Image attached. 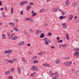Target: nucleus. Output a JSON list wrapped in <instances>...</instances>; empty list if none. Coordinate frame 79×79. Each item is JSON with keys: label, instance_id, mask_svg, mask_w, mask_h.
I'll use <instances>...</instances> for the list:
<instances>
[{"label": "nucleus", "instance_id": "nucleus-31", "mask_svg": "<svg viewBox=\"0 0 79 79\" xmlns=\"http://www.w3.org/2000/svg\"><path fill=\"white\" fill-rule=\"evenodd\" d=\"M13 52V51H12V50H8V53H10H10H11V52Z\"/></svg>", "mask_w": 79, "mask_h": 79}, {"label": "nucleus", "instance_id": "nucleus-64", "mask_svg": "<svg viewBox=\"0 0 79 79\" xmlns=\"http://www.w3.org/2000/svg\"><path fill=\"white\" fill-rule=\"evenodd\" d=\"M3 8H1V11H2V10H3Z\"/></svg>", "mask_w": 79, "mask_h": 79}, {"label": "nucleus", "instance_id": "nucleus-28", "mask_svg": "<svg viewBox=\"0 0 79 79\" xmlns=\"http://www.w3.org/2000/svg\"><path fill=\"white\" fill-rule=\"evenodd\" d=\"M14 21L16 22H19V20L17 19H14Z\"/></svg>", "mask_w": 79, "mask_h": 79}, {"label": "nucleus", "instance_id": "nucleus-41", "mask_svg": "<svg viewBox=\"0 0 79 79\" xmlns=\"http://www.w3.org/2000/svg\"><path fill=\"white\" fill-rule=\"evenodd\" d=\"M58 43H62L63 42V40H60L58 41Z\"/></svg>", "mask_w": 79, "mask_h": 79}, {"label": "nucleus", "instance_id": "nucleus-4", "mask_svg": "<svg viewBox=\"0 0 79 79\" xmlns=\"http://www.w3.org/2000/svg\"><path fill=\"white\" fill-rule=\"evenodd\" d=\"M72 64V62L69 63V62H68V61L65 62L64 63V65H65V66H70L71 65L70 64Z\"/></svg>", "mask_w": 79, "mask_h": 79}, {"label": "nucleus", "instance_id": "nucleus-29", "mask_svg": "<svg viewBox=\"0 0 79 79\" xmlns=\"http://www.w3.org/2000/svg\"><path fill=\"white\" fill-rule=\"evenodd\" d=\"M36 74L37 73L35 72H34V73H32L31 75V77H33V76Z\"/></svg>", "mask_w": 79, "mask_h": 79}, {"label": "nucleus", "instance_id": "nucleus-36", "mask_svg": "<svg viewBox=\"0 0 79 79\" xmlns=\"http://www.w3.org/2000/svg\"><path fill=\"white\" fill-rule=\"evenodd\" d=\"M58 78V77L56 76H54L53 77V79H57Z\"/></svg>", "mask_w": 79, "mask_h": 79}, {"label": "nucleus", "instance_id": "nucleus-13", "mask_svg": "<svg viewBox=\"0 0 79 79\" xmlns=\"http://www.w3.org/2000/svg\"><path fill=\"white\" fill-rule=\"evenodd\" d=\"M43 65L44 66H45V67H47V66H48V67H50V65L48 64H43Z\"/></svg>", "mask_w": 79, "mask_h": 79}, {"label": "nucleus", "instance_id": "nucleus-30", "mask_svg": "<svg viewBox=\"0 0 79 79\" xmlns=\"http://www.w3.org/2000/svg\"><path fill=\"white\" fill-rule=\"evenodd\" d=\"M13 7H11V13L12 14H13Z\"/></svg>", "mask_w": 79, "mask_h": 79}, {"label": "nucleus", "instance_id": "nucleus-40", "mask_svg": "<svg viewBox=\"0 0 79 79\" xmlns=\"http://www.w3.org/2000/svg\"><path fill=\"white\" fill-rule=\"evenodd\" d=\"M13 76H10L9 77L8 79H13Z\"/></svg>", "mask_w": 79, "mask_h": 79}, {"label": "nucleus", "instance_id": "nucleus-55", "mask_svg": "<svg viewBox=\"0 0 79 79\" xmlns=\"http://www.w3.org/2000/svg\"><path fill=\"white\" fill-rule=\"evenodd\" d=\"M25 19L26 20H27V21H29V20H30V19L28 18H26Z\"/></svg>", "mask_w": 79, "mask_h": 79}, {"label": "nucleus", "instance_id": "nucleus-6", "mask_svg": "<svg viewBox=\"0 0 79 79\" xmlns=\"http://www.w3.org/2000/svg\"><path fill=\"white\" fill-rule=\"evenodd\" d=\"M66 23H63L62 24V25L63 27H64V29H66L67 27V26H66Z\"/></svg>", "mask_w": 79, "mask_h": 79}, {"label": "nucleus", "instance_id": "nucleus-12", "mask_svg": "<svg viewBox=\"0 0 79 79\" xmlns=\"http://www.w3.org/2000/svg\"><path fill=\"white\" fill-rule=\"evenodd\" d=\"M17 70L18 71V73L19 74H20L21 71V68L19 67H18L17 69Z\"/></svg>", "mask_w": 79, "mask_h": 79}, {"label": "nucleus", "instance_id": "nucleus-21", "mask_svg": "<svg viewBox=\"0 0 79 79\" xmlns=\"http://www.w3.org/2000/svg\"><path fill=\"white\" fill-rule=\"evenodd\" d=\"M76 5H77V3H76V2L73 3L72 5V7H75L76 6Z\"/></svg>", "mask_w": 79, "mask_h": 79}, {"label": "nucleus", "instance_id": "nucleus-9", "mask_svg": "<svg viewBox=\"0 0 79 79\" xmlns=\"http://www.w3.org/2000/svg\"><path fill=\"white\" fill-rule=\"evenodd\" d=\"M57 10L58 9L56 8H54L52 9L51 11H52V12H56L57 11Z\"/></svg>", "mask_w": 79, "mask_h": 79}, {"label": "nucleus", "instance_id": "nucleus-22", "mask_svg": "<svg viewBox=\"0 0 79 79\" xmlns=\"http://www.w3.org/2000/svg\"><path fill=\"white\" fill-rule=\"evenodd\" d=\"M65 4L67 6H69V1L68 0H67L65 2Z\"/></svg>", "mask_w": 79, "mask_h": 79}, {"label": "nucleus", "instance_id": "nucleus-5", "mask_svg": "<svg viewBox=\"0 0 79 79\" xmlns=\"http://www.w3.org/2000/svg\"><path fill=\"white\" fill-rule=\"evenodd\" d=\"M66 47V44H60L59 45V48Z\"/></svg>", "mask_w": 79, "mask_h": 79}, {"label": "nucleus", "instance_id": "nucleus-26", "mask_svg": "<svg viewBox=\"0 0 79 79\" xmlns=\"http://www.w3.org/2000/svg\"><path fill=\"white\" fill-rule=\"evenodd\" d=\"M33 63H34L36 64L38 63H39V61L38 60H33Z\"/></svg>", "mask_w": 79, "mask_h": 79}, {"label": "nucleus", "instance_id": "nucleus-25", "mask_svg": "<svg viewBox=\"0 0 79 79\" xmlns=\"http://www.w3.org/2000/svg\"><path fill=\"white\" fill-rule=\"evenodd\" d=\"M13 30H14V31H15L16 32L18 31V29L16 27H15L13 28Z\"/></svg>", "mask_w": 79, "mask_h": 79}, {"label": "nucleus", "instance_id": "nucleus-56", "mask_svg": "<svg viewBox=\"0 0 79 79\" xmlns=\"http://www.w3.org/2000/svg\"><path fill=\"white\" fill-rule=\"evenodd\" d=\"M2 1H0V5H2Z\"/></svg>", "mask_w": 79, "mask_h": 79}, {"label": "nucleus", "instance_id": "nucleus-52", "mask_svg": "<svg viewBox=\"0 0 79 79\" xmlns=\"http://www.w3.org/2000/svg\"><path fill=\"white\" fill-rule=\"evenodd\" d=\"M54 74H55L56 76H59V74L56 73H55Z\"/></svg>", "mask_w": 79, "mask_h": 79}, {"label": "nucleus", "instance_id": "nucleus-46", "mask_svg": "<svg viewBox=\"0 0 79 79\" xmlns=\"http://www.w3.org/2000/svg\"><path fill=\"white\" fill-rule=\"evenodd\" d=\"M62 16H64L65 15V14L64 13V12H62Z\"/></svg>", "mask_w": 79, "mask_h": 79}, {"label": "nucleus", "instance_id": "nucleus-27", "mask_svg": "<svg viewBox=\"0 0 79 79\" xmlns=\"http://www.w3.org/2000/svg\"><path fill=\"white\" fill-rule=\"evenodd\" d=\"M24 3L23 2H21L20 3V5L21 6H23V5H24Z\"/></svg>", "mask_w": 79, "mask_h": 79}, {"label": "nucleus", "instance_id": "nucleus-23", "mask_svg": "<svg viewBox=\"0 0 79 79\" xmlns=\"http://www.w3.org/2000/svg\"><path fill=\"white\" fill-rule=\"evenodd\" d=\"M75 55L76 56H78L79 55V52L78 51H77L75 52Z\"/></svg>", "mask_w": 79, "mask_h": 79}, {"label": "nucleus", "instance_id": "nucleus-50", "mask_svg": "<svg viewBox=\"0 0 79 79\" xmlns=\"http://www.w3.org/2000/svg\"><path fill=\"white\" fill-rule=\"evenodd\" d=\"M20 14L22 15H23V11L22 10L20 11Z\"/></svg>", "mask_w": 79, "mask_h": 79}, {"label": "nucleus", "instance_id": "nucleus-61", "mask_svg": "<svg viewBox=\"0 0 79 79\" xmlns=\"http://www.w3.org/2000/svg\"><path fill=\"white\" fill-rule=\"evenodd\" d=\"M30 32H31L33 31V30L31 29H30Z\"/></svg>", "mask_w": 79, "mask_h": 79}, {"label": "nucleus", "instance_id": "nucleus-39", "mask_svg": "<svg viewBox=\"0 0 79 79\" xmlns=\"http://www.w3.org/2000/svg\"><path fill=\"white\" fill-rule=\"evenodd\" d=\"M23 33H24V34H25V35H28V33H27V31H24Z\"/></svg>", "mask_w": 79, "mask_h": 79}, {"label": "nucleus", "instance_id": "nucleus-33", "mask_svg": "<svg viewBox=\"0 0 79 79\" xmlns=\"http://www.w3.org/2000/svg\"><path fill=\"white\" fill-rule=\"evenodd\" d=\"M29 5H30V6H31V5H34V3L30 2L29 3Z\"/></svg>", "mask_w": 79, "mask_h": 79}, {"label": "nucleus", "instance_id": "nucleus-60", "mask_svg": "<svg viewBox=\"0 0 79 79\" xmlns=\"http://www.w3.org/2000/svg\"><path fill=\"white\" fill-rule=\"evenodd\" d=\"M33 59H36V58H37V56H35V57H33Z\"/></svg>", "mask_w": 79, "mask_h": 79}, {"label": "nucleus", "instance_id": "nucleus-63", "mask_svg": "<svg viewBox=\"0 0 79 79\" xmlns=\"http://www.w3.org/2000/svg\"><path fill=\"white\" fill-rule=\"evenodd\" d=\"M74 18H75V19H77V16H75L74 17Z\"/></svg>", "mask_w": 79, "mask_h": 79}, {"label": "nucleus", "instance_id": "nucleus-1", "mask_svg": "<svg viewBox=\"0 0 79 79\" xmlns=\"http://www.w3.org/2000/svg\"><path fill=\"white\" fill-rule=\"evenodd\" d=\"M44 41L45 42L46 45H49V43H51V41L49 40V39H48L47 37H45L44 38Z\"/></svg>", "mask_w": 79, "mask_h": 79}, {"label": "nucleus", "instance_id": "nucleus-14", "mask_svg": "<svg viewBox=\"0 0 79 79\" xmlns=\"http://www.w3.org/2000/svg\"><path fill=\"white\" fill-rule=\"evenodd\" d=\"M10 73V71L8 70L4 74L5 76H6V75H8Z\"/></svg>", "mask_w": 79, "mask_h": 79}, {"label": "nucleus", "instance_id": "nucleus-48", "mask_svg": "<svg viewBox=\"0 0 79 79\" xmlns=\"http://www.w3.org/2000/svg\"><path fill=\"white\" fill-rule=\"evenodd\" d=\"M60 40V37H57V41H58L59 40Z\"/></svg>", "mask_w": 79, "mask_h": 79}, {"label": "nucleus", "instance_id": "nucleus-38", "mask_svg": "<svg viewBox=\"0 0 79 79\" xmlns=\"http://www.w3.org/2000/svg\"><path fill=\"white\" fill-rule=\"evenodd\" d=\"M29 9H30L29 8V6H27V8H26V10H27V11H29Z\"/></svg>", "mask_w": 79, "mask_h": 79}, {"label": "nucleus", "instance_id": "nucleus-32", "mask_svg": "<svg viewBox=\"0 0 79 79\" xmlns=\"http://www.w3.org/2000/svg\"><path fill=\"white\" fill-rule=\"evenodd\" d=\"M7 53H8V51L6 50L5 51V52L4 53V54L5 55Z\"/></svg>", "mask_w": 79, "mask_h": 79}, {"label": "nucleus", "instance_id": "nucleus-34", "mask_svg": "<svg viewBox=\"0 0 79 79\" xmlns=\"http://www.w3.org/2000/svg\"><path fill=\"white\" fill-rule=\"evenodd\" d=\"M74 51H76L77 50V51H79V48H75L74 49Z\"/></svg>", "mask_w": 79, "mask_h": 79}, {"label": "nucleus", "instance_id": "nucleus-2", "mask_svg": "<svg viewBox=\"0 0 79 79\" xmlns=\"http://www.w3.org/2000/svg\"><path fill=\"white\" fill-rule=\"evenodd\" d=\"M31 69V70L34 71H39V68H38V67H36L35 66H33Z\"/></svg>", "mask_w": 79, "mask_h": 79}, {"label": "nucleus", "instance_id": "nucleus-54", "mask_svg": "<svg viewBox=\"0 0 79 79\" xmlns=\"http://www.w3.org/2000/svg\"><path fill=\"white\" fill-rule=\"evenodd\" d=\"M51 48H55V47L54 46H52L51 47Z\"/></svg>", "mask_w": 79, "mask_h": 79}, {"label": "nucleus", "instance_id": "nucleus-37", "mask_svg": "<svg viewBox=\"0 0 79 79\" xmlns=\"http://www.w3.org/2000/svg\"><path fill=\"white\" fill-rule=\"evenodd\" d=\"M14 70H15V68H12L11 69V71L12 72H13V71H14Z\"/></svg>", "mask_w": 79, "mask_h": 79}, {"label": "nucleus", "instance_id": "nucleus-3", "mask_svg": "<svg viewBox=\"0 0 79 79\" xmlns=\"http://www.w3.org/2000/svg\"><path fill=\"white\" fill-rule=\"evenodd\" d=\"M17 60V59L15 58L14 59H13V60H7L6 61L7 62H8L9 63H11V64H13V61H16Z\"/></svg>", "mask_w": 79, "mask_h": 79}, {"label": "nucleus", "instance_id": "nucleus-47", "mask_svg": "<svg viewBox=\"0 0 79 79\" xmlns=\"http://www.w3.org/2000/svg\"><path fill=\"white\" fill-rule=\"evenodd\" d=\"M25 60V58L24 57H22V61H23Z\"/></svg>", "mask_w": 79, "mask_h": 79}, {"label": "nucleus", "instance_id": "nucleus-35", "mask_svg": "<svg viewBox=\"0 0 79 79\" xmlns=\"http://www.w3.org/2000/svg\"><path fill=\"white\" fill-rule=\"evenodd\" d=\"M2 16L4 18H6V16L5 15V14L4 13V12L2 13Z\"/></svg>", "mask_w": 79, "mask_h": 79}, {"label": "nucleus", "instance_id": "nucleus-45", "mask_svg": "<svg viewBox=\"0 0 79 79\" xmlns=\"http://www.w3.org/2000/svg\"><path fill=\"white\" fill-rule=\"evenodd\" d=\"M23 63H27V60H25L23 61Z\"/></svg>", "mask_w": 79, "mask_h": 79}, {"label": "nucleus", "instance_id": "nucleus-42", "mask_svg": "<svg viewBox=\"0 0 79 79\" xmlns=\"http://www.w3.org/2000/svg\"><path fill=\"white\" fill-rule=\"evenodd\" d=\"M43 10L44 9H42L40 10V12L41 13H43V12H44V11H43Z\"/></svg>", "mask_w": 79, "mask_h": 79}, {"label": "nucleus", "instance_id": "nucleus-59", "mask_svg": "<svg viewBox=\"0 0 79 79\" xmlns=\"http://www.w3.org/2000/svg\"><path fill=\"white\" fill-rule=\"evenodd\" d=\"M44 26H47V23H45L44 24Z\"/></svg>", "mask_w": 79, "mask_h": 79}, {"label": "nucleus", "instance_id": "nucleus-24", "mask_svg": "<svg viewBox=\"0 0 79 79\" xmlns=\"http://www.w3.org/2000/svg\"><path fill=\"white\" fill-rule=\"evenodd\" d=\"M66 37L67 40H69V35H68V34H66Z\"/></svg>", "mask_w": 79, "mask_h": 79}, {"label": "nucleus", "instance_id": "nucleus-49", "mask_svg": "<svg viewBox=\"0 0 79 79\" xmlns=\"http://www.w3.org/2000/svg\"><path fill=\"white\" fill-rule=\"evenodd\" d=\"M48 35L49 36H51V35H52V33L49 32L48 33Z\"/></svg>", "mask_w": 79, "mask_h": 79}, {"label": "nucleus", "instance_id": "nucleus-17", "mask_svg": "<svg viewBox=\"0 0 79 79\" xmlns=\"http://www.w3.org/2000/svg\"><path fill=\"white\" fill-rule=\"evenodd\" d=\"M36 34H38L39 32H42V31L40 30H36Z\"/></svg>", "mask_w": 79, "mask_h": 79}, {"label": "nucleus", "instance_id": "nucleus-8", "mask_svg": "<svg viewBox=\"0 0 79 79\" xmlns=\"http://www.w3.org/2000/svg\"><path fill=\"white\" fill-rule=\"evenodd\" d=\"M15 35V34L14 33L13 34H12L11 35H10L9 36V38L10 39H12L13 37V36Z\"/></svg>", "mask_w": 79, "mask_h": 79}, {"label": "nucleus", "instance_id": "nucleus-20", "mask_svg": "<svg viewBox=\"0 0 79 79\" xmlns=\"http://www.w3.org/2000/svg\"><path fill=\"white\" fill-rule=\"evenodd\" d=\"M18 37L15 36L12 38V40H17V39H18Z\"/></svg>", "mask_w": 79, "mask_h": 79}, {"label": "nucleus", "instance_id": "nucleus-57", "mask_svg": "<svg viewBox=\"0 0 79 79\" xmlns=\"http://www.w3.org/2000/svg\"><path fill=\"white\" fill-rule=\"evenodd\" d=\"M7 35H10V32H8L7 33Z\"/></svg>", "mask_w": 79, "mask_h": 79}, {"label": "nucleus", "instance_id": "nucleus-7", "mask_svg": "<svg viewBox=\"0 0 79 79\" xmlns=\"http://www.w3.org/2000/svg\"><path fill=\"white\" fill-rule=\"evenodd\" d=\"M56 63L57 64H59L60 63V61L59 59H57L56 60Z\"/></svg>", "mask_w": 79, "mask_h": 79}, {"label": "nucleus", "instance_id": "nucleus-44", "mask_svg": "<svg viewBox=\"0 0 79 79\" xmlns=\"http://www.w3.org/2000/svg\"><path fill=\"white\" fill-rule=\"evenodd\" d=\"M64 60H69V57H66L64 58Z\"/></svg>", "mask_w": 79, "mask_h": 79}, {"label": "nucleus", "instance_id": "nucleus-16", "mask_svg": "<svg viewBox=\"0 0 79 79\" xmlns=\"http://www.w3.org/2000/svg\"><path fill=\"white\" fill-rule=\"evenodd\" d=\"M8 24H9V25H11V26H13V27H15V23H12V22L9 23H8Z\"/></svg>", "mask_w": 79, "mask_h": 79}, {"label": "nucleus", "instance_id": "nucleus-53", "mask_svg": "<svg viewBox=\"0 0 79 79\" xmlns=\"http://www.w3.org/2000/svg\"><path fill=\"white\" fill-rule=\"evenodd\" d=\"M27 1H26L25 2H23V4H26V3H27Z\"/></svg>", "mask_w": 79, "mask_h": 79}, {"label": "nucleus", "instance_id": "nucleus-11", "mask_svg": "<svg viewBox=\"0 0 79 79\" xmlns=\"http://www.w3.org/2000/svg\"><path fill=\"white\" fill-rule=\"evenodd\" d=\"M2 39H4L5 40L6 39V36L5 34H2Z\"/></svg>", "mask_w": 79, "mask_h": 79}, {"label": "nucleus", "instance_id": "nucleus-62", "mask_svg": "<svg viewBox=\"0 0 79 79\" xmlns=\"http://www.w3.org/2000/svg\"><path fill=\"white\" fill-rule=\"evenodd\" d=\"M28 53L29 55H31V54H32V53L31 52H28Z\"/></svg>", "mask_w": 79, "mask_h": 79}, {"label": "nucleus", "instance_id": "nucleus-51", "mask_svg": "<svg viewBox=\"0 0 79 79\" xmlns=\"http://www.w3.org/2000/svg\"><path fill=\"white\" fill-rule=\"evenodd\" d=\"M78 73H79V71H77L75 72V74H77Z\"/></svg>", "mask_w": 79, "mask_h": 79}, {"label": "nucleus", "instance_id": "nucleus-18", "mask_svg": "<svg viewBox=\"0 0 79 79\" xmlns=\"http://www.w3.org/2000/svg\"><path fill=\"white\" fill-rule=\"evenodd\" d=\"M66 16H60L59 17V18L60 19H63L64 18H66Z\"/></svg>", "mask_w": 79, "mask_h": 79}, {"label": "nucleus", "instance_id": "nucleus-43", "mask_svg": "<svg viewBox=\"0 0 79 79\" xmlns=\"http://www.w3.org/2000/svg\"><path fill=\"white\" fill-rule=\"evenodd\" d=\"M33 16H36V13L35 12L32 14Z\"/></svg>", "mask_w": 79, "mask_h": 79}, {"label": "nucleus", "instance_id": "nucleus-10", "mask_svg": "<svg viewBox=\"0 0 79 79\" xmlns=\"http://www.w3.org/2000/svg\"><path fill=\"white\" fill-rule=\"evenodd\" d=\"M23 44H24V41H22L18 44L19 46H21Z\"/></svg>", "mask_w": 79, "mask_h": 79}, {"label": "nucleus", "instance_id": "nucleus-19", "mask_svg": "<svg viewBox=\"0 0 79 79\" xmlns=\"http://www.w3.org/2000/svg\"><path fill=\"white\" fill-rule=\"evenodd\" d=\"M44 33H42L40 36V38H44Z\"/></svg>", "mask_w": 79, "mask_h": 79}, {"label": "nucleus", "instance_id": "nucleus-15", "mask_svg": "<svg viewBox=\"0 0 79 79\" xmlns=\"http://www.w3.org/2000/svg\"><path fill=\"white\" fill-rule=\"evenodd\" d=\"M73 18V15H70L69 18V20H72Z\"/></svg>", "mask_w": 79, "mask_h": 79}, {"label": "nucleus", "instance_id": "nucleus-58", "mask_svg": "<svg viewBox=\"0 0 79 79\" xmlns=\"http://www.w3.org/2000/svg\"><path fill=\"white\" fill-rule=\"evenodd\" d=\"M30 21L32 22H34V20L33 19H30Z\"/></svg>", "mask_w": 79, "mask_h": 79}]
</instances>
